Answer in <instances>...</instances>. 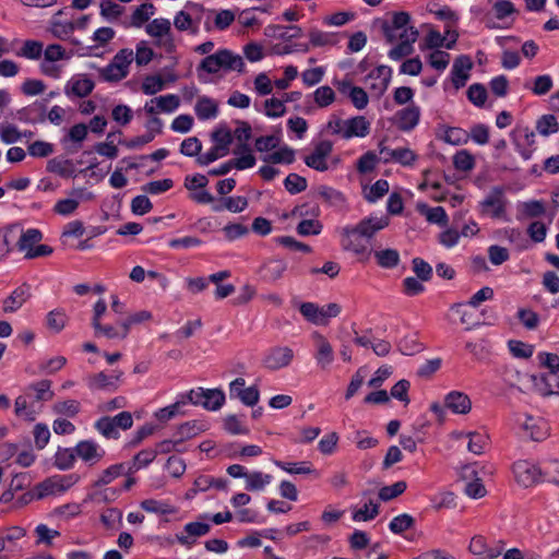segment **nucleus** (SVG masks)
Instances as JSON below:
<instances>
[{"label":"nucleus","mask_w":559,"mask_h":559,"mask_svg":"<svg viewBox=\"0 0 559 559\" xmlns=\"http://www.w3.org/2000/svg\"><path fill=\"white\" fill-rule=\"evenodd\" d=\"M384 35L394 46L389 50L391 60L400 61L414 51V44L418 38L417 28L411 24V15L405 11L395 12L389 24L384 26Z\"/></svg>","instance_id":"f257e3e1"},{"label":"nucleus","mask_w":559,"mask_h":559,"mask_svg":"<svg viewBox=\"0 0 559 559\" xmlns=\"http://www.w3.org/2000/svg\"><path fill=\"white\" fill-rule=\"evenodd\" d=\"M245 62L239 53L229 49H218L216 52L206 56L197 68L198 78L202 82H209V75L219 73L242 72Z\"/></svg>","instance_id":"f03ea898"},{"label":"nucleus","mask_w":559,"mask_h":559,"mask_svg":"<svg viewBox=\"0 0 559 559\" xmlns=\"http://www.w3.org/2000/svg\"><path fill=\"white\" fill-rule=\"evenodd\" d=\"M326 132L337 135L344 140L354 138H366L371 131V121L365 116H355L348 119H342L337 116H331L326 122Z\"/></svg>","instance_id":"7ed1b4c3"},{"label":"nucleus","mask_w":559,"mask_h":559,"mask_svg":"<svg viewBox=\"0 0 559 559\" xmlns=\"http://www.w3.org/2000/svg\"><path fill=\"white\" fill-rule=\"evenodd\" d=\"M134 59V52L130 48H122L117 51L111 61L99 70V76L110 83L126 79L130 73V67Z\"/></svg>","instance_id":"20e7f679"},{"label":"nucleus","mask_w":559,"mask_h":559,"mask_svg":"<svg viewBox=\"0 0 559 559\" xmlns=\"http://www.w3.org/2000/svg\"><path fill=\"white\" fill-rule=\"evenodd\" d=\"M71 52L67 51L59 44L48 45L43 52V59L39 63L40 72L52 79H60L63 73L62 62L71 59Z\"/></svg>","instance_id":"39448f33"},{"label":"nucleus","mask_w":559,"mask_h":559,"mask_svg":"<svg viewBox=\"0 0 559 559\" xmlns=\"http://www.w3.org/2000/svg\"><path fill=\"white\" fill-rule=\"evenodd\" d=\"M205 13H213L206 10L202 4L188 1L183 9L174 16V26L179 32H187L197 35L200 29V23Z\"/></svg>","instance_id":"423d86ee"},{"label":"nucleus","mask_w":559,"mask_h":559,"mask_svg":"<svg viewBox=\"0 0 559 559\" xmlns=\"http://www.w3.org/2000/svg\"><path fill=\"white\" fill-rule=\"evenodd\" d=\"M340 236L341 247L344 251L350 252L362 261L369 259L371 254L370 243L355 225L344 226L340 231Z\"/></svg>","instance_id":"0eeeda50"},{"label":"nucleus","mask_w":559,"mask_h":559,"mask_svg":"<svg viewBox=\"0 0 559 559\" xmlns=\"http://www.w3.org/2000/svg\"><path fill=\"white\" fill-rule=\"evenodd\" d=\"M79 481L76 474L53 475L37 484L33 496L40 500L49 496H61Z\"/></svg>","instance_id":"6e6552de"},{"label":"nucleus","mask_w":559,"mask_h":559,"mask_svg":"<svg viewBox=\"0 0 559 559\" xmlns=\"http://www.w3.org/2000/svg\"><path fill=\"white\" fill-rule=\"evenodd\" d=\"M188 405L202 406L210 412L219 411L225 404L226 396L221 389L195 388L185 392Z\"/></svg>","instance_id":"1a4fd4ad"},{"label":"nucleus","mask_w":559,"mask_h":559,"mask_svg":"<svg viewBox=\"0 0 559 559\" xmlns=\"http://www.w3.org/2000/svg\"><path fill=\"white\" fill-rule=\"evenodd\" d=\"M515 15V5L510 0H497L485 16V24L490 29H507L513 25Z\"/></svg>","instance_id":"9d476101"},{"label":"nucleus","mask_w":559,"mask_h":559,"mask_svg":"<svg viewBox=\"0 0 559 559\" xmlns=\"http://www.w3.org/2000/svg\"><path fill=\"white\" fill-rule=\"evenodd\" d=\"M510 139L518 154L528 160L536 151V134L526 124H516L510 132Z\"/></svg>","instance_id":"9b49d317"},{"label":"nucleus","mask_w":559,"mask_h":559,"mask_svg":"<svg viewBox=\"0 0 559 559\" xmlns=\"http://www.w3.org/2000/svg\"><path fill=\"white\" fill-rule=\"evenodd\" d=\"M508 200L504 197V190L501 187H493L480 201L479 206L483 214L495 219L509 221L507 215Z\"/></svg>","instance_id":"f8f14e48"},{"label":"nucleus","mask_w":559,"mask_h":559,"mask_svg":"<svg viewBox=\"0 0 559 559\" xmlns=\"http://www.w3.org/2000/svg\"><path fill=\"white\" fill-rule=\"evenodd\" d=\"M145 33L156 39V45L163 47L166 51L175 49L171 22L165 17H157L145 25Z\"/></svg>","instance_id":"ddd939ff"},{"label":"nucleus","mask_w":559,"mask_h":559,"mask_svg":"<svg viewBox=\"0 0 559 559\" xmlns=\"http://www.w3.org/2000/svg\"><path fill=\"white\" fill-rule=\"evenodd\" d=\"M26 536L22 526H7L0 528V559H10V554H20L23 548L20 540Z\"/></svg>","instance_id":"4468645a"},{"label":"nucleus","mask_w":559,"mask_h":559,"mask_svg":"<svg viewBox=\"0 0 559 559\" xmlns=\"http://www.w3.org/2000/svg\"><path fill=\"white\" fill-rule=\"evenodd\" d=\"M94 199L93 192L85 188H74L69 192V197L60 199L53 206L55 213L61 216H69L73 214L81 202H87Z\"/></svg>","instance_id":"2eb2a0df"},{"label":"nucleus","mask_w":559,"mask_h":559,"mask_svg":"<svg viewBox=\"0 0 559 559\" xmlns=\"http://www.w3.org/2000/svg\"><path fill=\"white\" fill-rule=\"evenodd\" d=\"M207 519V515H201L200 520L187 523L183 526L182 533L176 534L177 542L187 548H191L195 544L197 538L210 532L211 525L209 522L204 521Z\"/></svg>","instance_id":"dca6fc26"},{"label":"nucleus","mask_w":559,"mask_h":559,"mask_svg":"<svg viewBox=\"0 0 559 559\" xmlns=\"http://www.w3.org/2000/svg\"><path fill=\"white\" fill-rule=\"evenodd\" d=\"M332 151V142L328 140L320 141L314 145L313 150L305 156L304 162L308 167L317 171H326L330 168L329 157Z\"/></svg>","instance_id":"f3484780"},{"label":"nucleus","mask_w":559,"mask_h":559,"mask_svg":"<svg viewBox=\"0 0 559 559\" xmlns=\"http://www.w3.org/2000/svg\"><path fill=\"white\" fill-rule=\"evenodd\" d=\"M513 475L518 484L523 487L536 485L543 478V472L533 462L522 460L513 464Z\"/></svg>","instance_id":"a211bd4d"},{"label":"nucleus","mask_w":559,"mask_h":559,"mask_svg":"<svg viewBox=\"0 0 559 559\" xmlns=\"http://www.w3.org/2000/svg\"><path fill=\"white\" fill-rule=\"evenodd\" d=\"M516 423L525 435L534 441H542L549 433L548 423L540 417L523 414L518 417Z\"/></svg>","instance_id":"6ab92c4d"},{"label":"nucleus","mask_w":559,"mask_h":559,"mask_svg":"<svg viewBox=\"0 0 559 559\" xmlns=\"http://www.w3.org/2000/svg\"><path fill=\"white\" fill-rule=\"evenodd\" d=\"M209 183L206 176L201 174L188 175L185 178V187L190 191V198L200 204L213 202V195L205 190Z\"/></svg>","instance_id":"aec40b11"},{"label":"nucleus","mask_w":559,"mask_h":559,"mask_svg":"<svg viewBox=\"0 0 559 559\" xmlns=\"http://www.w3.org/2000/svg\"><path fill=\"white\" fill-rule=\"evenodd\" d=\"M294 352L288 346L270 348L263 356L262 364L269 370H278L290 365Z\"/></svg>","instance_id":"412c9836"},{"label":"nucleus","mask_w":559,"mask_h":559,"mask_svg":"<svg viewBox=\"0 0 559 559\" xmlns=\"http://www.w3.org/2000/svg\"><path fill=\"white\" fill-rule=\"evenodd\" d=\"M180 106V98L176 94H166L147 100L144 105V111L147 115L156 116L159 114H173Z\"/></svg>","instance_id":"4be33fe9"},{"label":"nucleus","mask_w":559,"mask_h":559,"mask_svg":"<svg viewBox=\"0 0 559 559\" xmlns=\"http://www.w3.org/2000/svg\"><path fill=\"white\" fill-rule=\"evenodd\" d=\"M243 378H236L229 383L230 399H238L246 406H254L260 399V392L257 385L245 388Z\"/></svg>","instance_id":"5701e85b"},{"label":"nucleus","mask_w":559,"mask_h":559,"mask_svg":"<svg viewBox=\"0 0 559 559\" xmlns=\"http://www.w3.org/2000/svg\"><path fill=\"white\" fill-rule=\"evenodd\" d=\"M462 478L465 481V493L472 499H480L486 496L487 490L478 477L477 465L468 464L462 468Z\"/></svg>","instance_id":"b1692460"},{"label":"nucleus","mask_w":559,"mask_h":559,"mask_svg":"<svg viewBox=\"0 0 559 559\" xmlns=\"http://www.w3.org/2000/svg\"><path fill=\"white\" fill-rule=\"evenodd\" d=\"M312 338L314 340L316 346L313 357L316 359L317 366L321 370H328L335 358L333 347L326 337L318 332L312 334Z\"/></svg>","instance_id":"393cba45"},{"label":"nucleus","mask_w":559,"mask_h":559,"mask_svg":"<svg viewBox=\"0 0 559 559\" xmlns=\"http://www.w3.org/2000/svg\"><path fill=\"white\" fill-rule=\"evenodd\" d=\"M74 452L78 459L91 466L100 462L105 455V450L94 440L78 442Z\"/></svg>","instance_id":"a878e982"},{"label":"nucleus","mask_w":559,"mask_h":559,"mask_svg":"<svg viewBox=\"0 0 559 559\" xmlns=\"http://www.w3.org/2000/svg\"><path fill=\"white\" fill-rule=\"evenodd\" d=\"M391 78L392 69L388 66H379L370 71L366 79V83L377 95L380 96L388 90Z\"/></svg>","instance_id":"bb28decb"},{"label":"nucleus","mask_w":559,"mask_h":559,"mask_svg":"<svg viewBox=\"0 0 559 559\" xmlns=\"http://www.w3.org/2000/svg\"><path fill=\"white\" fill-rule=\"evenodd\" d=\"M444 407L455 415H467L472 411V401L466 393L454 390L444 396Z\"/></svg>","instance_id":"cd10ccee"},{"label":"nucleus","mask_w":559,"mask_h":559,"mask_svg":"<svg viewBox=\"0 0 559 559\" xmlns=\"http://www.w3.org/2000/svg\"><path fill=\"white\" fill-rule=\"evenodd\" d=\"M390 223L388 216L382 214H372L361 219L355 226L362 234V236L369 241L378 231L384 229Z\"/></svg>","instance_id":"c85d7f7f"},{"label":"nucleus","mask_w":559,"mask_h":559,"mask_svg":"<svg viewBox=\"0 0 559 559\" xmlns=\"http://www.w3.org/2000/svg\"><path fill=\"white\" fill-rule=\"evenodd\" d=\"M531 379L534 389L543 396H548L559 391V373L533 374Z\"/></svg>","instance_id":"c756f323"},{"label":"nucleus","mask_w":559,"mask_h":559,"mask_svg":"<svg viewBox=\"0 0 559 559\" xmlns=\"http://www.w3.org/2000/svg\"><path fill=\"white\" fill-rule=\"evenodd\" d=\"M94 88V82L86 74H75L66 84L64 92L68 96L85 97Z\"/></svg>","instance_id":"7c9ffc66"},{"label":"nucleus","mask_w":559,"mask_h":559,"mask_svg":"<svg viewBox=\"0 0 559 559\" xmlns=\"http://www.w3.org/2000/svg\"><path fill=\"white\" fill-rule=\"evenodd\" d=\"M472 66L471 58L467 56H460L454 60L451 69V80L456 90L466 84L469 79Z\"/></svg>","instance_id":"2f4dec72"},{"label":"nucleus","mask_w":559,"mask_h":559,"mask_svg":"<svg viewBox=\"0 0 559 559\" xmlns=\"http://www.w3.org/2000/svg\"><path fill=\"white\" fill-rule=\"evenodd\" d=\"M469 551L478 559H495L502 552L503 546L499 543L496 546H488L483 536H474L469 543Z\"/></svg>","instance_id":"473e14b6"},{"label":"nucleus","mask_w":559,"mask_h":559,"mask_svg":"<svg viewBox=\"0 0 559 559\" xmlns=\"http://www.w3.org/2000/svg\"><path fill=\"white\" fill-rule=\"evenodd\" d=\"M186 406H188V402H187L185 392H181V393L177 394L174 403H171L165 407L158 408L154 413V417L160 423H166L177 416L185 415Z\"/></svg>","instance_id":"72a5a7b5"},{"label":"nucleus","mask_w":559,"mask_h":559,"mask_svg":"<svg viewBox=\"0 0 559 559\" xmlns=\"http://www.w3.org/2000/svg\"><path fill=\"white\" fill-rule=\"evenodd\" d=\"M380 155L384 162H395L402 166H411L417 158V155L408 147H382Z\"/></svg>","instance_id":"f704fd0d"},{"label":"nucleus","mask_w":559,"mask_h":559,"mask_svg":"<svg viewBox=\"0 0 559 559\" xmlns=\"http://www.w3.org/2000/svg\"><path fill=\"white\" fill-rule=\"evenodd\" d=\"M35 402H29L25 395H19L14 401L15 416L25 421H34L41 412V407Z\"/></svg>","instance_id":"c9c22d12"},{"label":"nucleus","mask_w":559,"mask_h":559,"mask_svg":"<svg viewBox=\"0 0 559 559\" xmlns=\"http://www.w3.org/2000/svg\"><path fill=\"white\" fill-rule=\"evenodd\" d=\"M88 134V127L84 123H76L72 126L67 134L61 139V144L64 148L79 150Z\"/></svg>","instance_id":"e433bc0d"},{"label":"nucleus","mask_w":559,"mask_h":559,"mask_svg":"<svg viewBox=\"0 0 559 559\" xmlns=\"http://www.w3.org/2000/svg\"><path fill=\"white\" fill-rule=\"evenodd\" d=\"M194 112L199 120H214L219 114L218 103L209 96H201L194 105Z\"/></svg>","instance_id":"4c0bfd02"},{"label":"nucleus","mask_w":559,"mask_h":559,"mask_svg":"<svg viewBox=\"0 0 559 559\" xmlns=\"http://www.w3.org/2000/svg\"><path fill=\"white\" fill-rule=\"evenodd\" d=\"M419 119L420 108L415 104H411L406 108L400 110L396 115L397 126L404 131L413 130L419 123Z\"/></svg>","instance_id":"58836bf2"},{"label":"nucleus","mask_w":559,"mask_h":559,"mask_svg":"<svg viewBox=\"0 0 559 559\" xmlns=\"http://www.w3.org/2000/svg\"><path fill=\"white\" fill-rule=\"evenodd\" d=\"M235 158L230 162L234 168L245 170L252 168L255 165V157L251 147L248 144H238L233 151Z\"/></svg>","instance_id":"ea45409f"},{"label":"nucleus","mask_w":559,"mask_h":559,"mask_svg":"<svg viewBox=\"0 0 559 559\" xmlns=\"http://www.w3.org/2000/svg\"><path fill=\"white\" fill-rule=\"evenodd\" d=\"M380 504L376 500H368L361 506L352 508V519L354 522H368L379 514Z\"/></svg>","instance_id":"a19ab883"},{"label":"nucleus","mask_w":559,"mask_h":559,"mask_svg":"<svg viewBox=\"0 0 559 559\" xmlns=\"http://www.w3.org/2000/svg\"><path fill=\"white\" fill-rule=\"evenodd\" d=\"M29 289L23 285L15 288L9 297L3 300V311L5 313L15 312L19 310L28 299Z\"/></svg>","instance_id":"79ce46f5"},{"label":"nucleus","mask_w":559,"mask_h":559,"mask_svg":"<svg viewBox=\"0 0 559 559\" xmlns=\"http://www.w3.org/2000/svg\"><path fill=\"white\" fill-rule=\"evenodd\" d=\"M156 8L151 2H144L136 7L131 16H130V23L129 26L140 28L143 25H146L150 21V19L155 14Z\"/></svg>","instance_id":"37998d69"},{"label":"nucleus","mask_w":559,"mask_h":559,"mask_svg":"<svg viewBox=\"0 0 559 559\" xmlns=\"http://www.w3.org/2000/svg\"><path fill=\"white\" fill-rule=\"evenodd\" d=\"M43 239V233L37 228H28L22 230L21 236L16 242L20 252L27 257V252L32 251L35 246Z\"/></svg>","instance_id":"c03bdc74"},{"label":"nucleus","mask_w":559,"mask_h":559,"mask_svg":"<svg viewBox=\"0 0 559 559\" xmlns=\"http://www.w3.org/2000/svg\"><path fill=\"white\" fill-rule=\"evenodd\" d=\"M272 475L261 471L248 472V475L245 479V488L248 491H264L265 488L272 483Z\"/></svg>","instance_id":"a18cd8bd"},{"label":"nucleus","mask_w":559,"mask_h":559,"mask_svg":"<svg viewBox=\"0 0 559 559\" xmlns=\"http://www.w3.org/2000/svg\"><path fill=\"white\" fill-rule=\"evenodd\" d=\"M417 210L423 214L426 219L442 227L448 226L449 217L445 210L442 206L430 207L425 203H419Z\"/></svg>","instance_id":"49530a36"},{"label":"nucleus","mask_w":559,"mask_h":559,"mask_svg":"<svg viewBox=\"0 0 559 559\" xmlns=\"http://www.w3.org/2000/svg\"><path fill=\"white\" fill-rule=\"evenodd\" d=\"M209 428H210V424L206 420L194 419V420H189V421L181 424L177 429V433L181 440L191 439V438L197 437L198 435L209 430Z\"/></svg>","instance_id":"de8ad7c7"},{"label":"nucleus","mask_w":559,"mask_h":559,"mask_svg":"<svg viewBox=\"0 0 559 559\" xmlns=\"http://www.w3.org/2000/svg\"><path fill=\"white\" fill-rule=\"evenodd\" d=\"M424 27L427 29V34L420 44L421 50H437L440 48H445V36H443L438 29L429 24L424 25Z\"/></svg>","instance_id":"09e8293b"},{"label":"nucleus","mask_w":559,"mask_h":559,"mask_svg":"<svg viewBox=\"0 0 559 559\" xmlns=\"http://www.w3.org/2000/svg\"><path fill=\"white\" fill-rule=\"evenodd\" d=\"M140 507L153 514L167 515L177 512V508L166 500L145 499L141 501Z\"/></svg>","instance_id":"8fccbe9b"},{"label":"nucleus","mask_w":559,"mask_h":559,"mask_svg":"<svg viewBox=\"0 0 559 559\" xmlns=\"http://www.w3.org/2000/svg\"><path fill=\"white\" fill-rule=\"evenodd\" d=\"M249 205V201L246 197L241 195H233L222 199L219 205H215L213 210L215 212H221L223 210H226L230 213H241L243 212Z\"/></svg>","instance_id":"3c124183"},{"label":"nucleus","mask_w":559,"mask_h":559,"mask_svg":"<svg viewBox=\"0 0 559 559\" xmlns=\"http://www.w3.org/2000/svg\"><path fill=\"white\" fill-rule=\"evenodd\" d=\"M262 160L272 164H292L295 160V150L288 145H278L272 153L264 155Z\"/></svg>","instance_id":"603ef678"},{"label":"nucleus","mask_w":559,"mask_h":559,"mask_svg":"<svg viewBox=\"0 0 559 559\" xmlns=\"http://www.w3.org/2000/svg\"><path fill=\"white\" fill-rule=\"evenodd\" d=\"M48 171L56 174L63 178H71L75 175V169L72 160L56 157L47 163Z\"/></svg>","instance_id":"864d4df0"},{"label":"nucleus","mask_w":559,"mask_h":559,"mask_svg":"<svg viewBox=\"0 0 559 559\" xmlns=\"http://www.w3.org/2000/svg\"><path fill=\"white\" fill-rule=\"evenodd\" d=\"M35 545L50 547L53 540L60 536V532L50 528L47 524L39 523L34 528Z\"/></svg>","instance_id":"5fc2aeb1"},{"label":"nucleus","mask_w":559,"mask_h":559,"mask_svg":"<svg viewBox=\"0 0 559 559\" xmlns=\"http://www.w3.org/2000/svg\"><path fill=\"white\" fill-rule=\"evenodd\" d=\"M309 43L312 47H331L338 43V36L333 32L311 29L309 32Z\"/></svg>","instance_id":"6e6d98bb"},{"label":"nucleus","mask_w":559,"mask_h":559,"mask_svg":"<svg viewBox=\"0 0 559 559\" xmlns=\"http://www.w3.org/2000/svg\"><path fill=\"white\" fill-rule=\"evenodd\" d=\"M93 329L96 336L103 335L109 340H124L129 334L122 322L119 324V326L95 323Z\"/></svg>","instance_id":"4d7b16f0"},{"label":"nucleus","mask_w":559,"mask_h":559,"mask_svg":"<svg viewBox=\"0 0 559 559\" xmlns=\"http://www.w3.org/2000/svg\"><path fill=\"white\" fill-rule=\"evenodd\" d=\"M536 131L542 136H550L559 132V122L551 114L540 116L535 123Z\"/></svg>","instance_id":"13d9d810"},{"label":"nucleus","mask_w":559,"mask_h":559,"mask_svg":"<svg viewBox=\"0 0 559 559\" xmlns=\"http://www.w3.org/2000/svg\"><path fill=\"white\" fill-rule=\"evenodd\" d=\"M468 438L467 449L476 455L485 452L489 443V437L485 432L472 431L465 435Z\"/></svg>","instance_id":"bf43d9fd"},{"label":"nucleus","mask_w":559,"mask_h":559,"mask_svg":"<svg viewBox=\"0 0 559 559\" xmlns=\"http://www.w3.org/2000/svg\"><path fill=\"white\" fill-rule=\"evenodd\" d=\"M35 393L36 402H48L53 397V391L51 390V381L47 379L39 380L31 383L27 389Z\"/></svg>","instance_id":"052dcab7"},{"label":"nucleus","mask_w":559,"mask_h":559,"mask_svg":"<svg viewBox=\"0 0 559 559\" xmlns=\"http://www.w3.org/2000/svg\"><path fill=\"white\" fill-rule=\"evenodd\" d=\"M67 365V358L64 356H53L43 358L38 365V372L43 374H55Z\"/></svg>","instance_id":"680f3d73"},{"label":"nucleus","mask_w":559,"mask_h":559,"mask_svg":"<svg viewBox=\"0 0 559 559\" xmlns=\"http://www.w3.org/2000/svg\"><path fill=\"white\" fill-rule=\"evenodd\" d=\"M99 13L108 22L118 20L124 12V8L114 0H100Z\"/></svg>","instance_id":"e2e57ef3"},{"label":"nucleus","mask_w":559,"mask_h":559,"mask_svg":"<svg viewBox=\"0 0 559 559\" xmlns=\"http://www.w3.org/2000/svg\"><path fill=\"white\" fill-rule=\"evenodd\" d=\"M224 429L230 435H248L249 428L247 427L243 417L238 415H227L223 420Z\"/></svg>","instance_id":"0e129e2a"},{"label":"nucleus","mask_w":559,"mask_h":559,"mask_svg":"<svg viewBox=\"0 0 559 559\" xmlns=\"http://www.w3.org/2000/svg\"><path fill=\"white\" fill-rule=\"evenodd\" d=\"M426 60L431 68L437 70L439 73H442L448 68L451 61V56L447 51L437 49L430 51L426 56Z\"/></svg>","instance_id":"69168bd1"},{"label":"nucleus","mask_w":559,"mask_h":559,"mask_svg":"<svg viewBox=\"0 0 559 559\" xmlns=\"http://www.w3.org/2000/svg\"><path fill=\"white\" fill-rule=\"evenodd\" d=\"M389 188L386 180L379 179L373 185L364 188V197L368 202L374 203L388 193Z\"/></svg>","instance_id":"338daca9"},{"label":"nucleus","mask_w":559,"mask_h":559,"mask_svg":"<svg viewBox=\"0 0 559 559\" xmlns=\"http://www.w3.org/2000/svg\"><path fill=\"white\" fill-rule=\"evenodd\" d=\"M287 270V263L282 259H273L265 263L263 267L264 277L275 282L280 280Z\"/></svg>","instance_id":"774afa93"}]
</instances>
